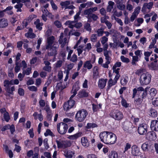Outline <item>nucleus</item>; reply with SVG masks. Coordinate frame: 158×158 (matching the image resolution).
<instances>
[{
    "instance_id": "nucleus-10",
    "label": "nucleus",
    "mask_w": 158,
    "mask_h": 158,
    "mask_svg": "<svg viewBox=\"0 0 158 158\" xmlns=\"http://www.w3.org/2000/svg\"><path fill=\"white\" fill-rule=\"evenodd\" d=\"M75 101L74 100L70 99L67 102L65 103L64 105V109L65 110H67L71 108L74 105Z\"/></svg>"
},
{
    "instance_id": "nucleus-36",
    "label": "nucleus",
    "mask_w": 158,
    "mask_h": 158,
    "mask_svg": "<svg viewBox=\"0 0 158 158\" xmlns=\"http://www.w3.org/2000/svg\"><path fill=\"white\" fill-rule=\"evenodd\" d=\"M87 17L88 19L91 18L93 19V20L94 21H96L98 18V16L94 14H92L90 15L87 16Z\"/></svg>"
},
{
    "instance_id": "nucleus-18",
    "label": "nucleus",
    "mask_w": 158,
    "mask_h": 158,
    "mask_svg": "<svg viewBox=\"0 0 158 158\" xmlns=\"http://www.w3.org/2000/svg\"><path fill=\"white\" fill-rule=\"evenodd\" d=\"M8 21L5 18L0 19V28H4L8 26Z\"/></svg>"
},
{
    "instance_id": "nucleus-4",
    "label": "nucleus",
    "mask_w": 158,
    "mask_h": 158,
    "mask_svg": "<svg viewBox=\"0 0 158 158\" xmlns=\"http://www.w3.org/2000/svg\"><path fill=\"white\" fill-rule=\"evenodd\" d=\"M87 114V111L82 109L77 112L75 116V118L77 121L81 122L84 120Z\"/></svg>"
},
{
    "instance_id": "nucleus-46",
    "label": "nucleus",
    "mask_w": 158,
    "mask_h": 158,
    "mask_svg": "<svg viewBox=\"0 0 158 158\" xmlns=\"http://www.w3.org/2000/svg\"><path fill=\"white\" fill-rule=\"evenodd\" d=\"M116 83V82L115 81L114 82H113L112 79L111 78L110 79L108 82L109 88H110L113 85H115Z\"/></svg>"
},
{
    "instance_id": "nucleus-55",
    "label": "nucleus",
    "mask_w": 158,
    "mask_h": 158,
    "mask_svg": "<svg viewBox=\"0 0 158 158\" xmlns=\"http://www.w3.org/2000/svg\"><path fill=\"white\" fill-rule=\"evenodd\" d=\"M48 140L47 139H45L44 140V144L45 148L47 149L49 148L48 144Z\"/></svg>"
},
{
    "instance_id": "nucleus-7",
    "label": "nucleus",
    "mask_w": 158,
    "mask_h": 158,
    "mask_svg": "<svg viewBox=\"0 0 158 158\" xmlns=\"http://www.w3.org/2000/svg\"><path fill=\"white\" fill-rule=\"evenodd\" d=\"M123 130L129 133H131L133 132L132 124L130 122L126 121L123 123Z\"/></svg>"
},
{
    "instance_id": "nucleus-53",
    "label": "nucleus",
    "mask_w": 158,
    "mask_h": 158,
    "mask_svg": "<svg viewBox=\"0 0 158 158\" xmlns=\"http://www.w3.org/2000/svg\"><path fill=\"white\" fill-rule=\"evenodd\" d=\"M101 42L102 44H106V43L107 41L108 40V38L105 36L102 37L101 38Z\"/></svg>"
},
{
    "instance_id": "nucleus-14",
    "label": "nucleus",
    "mask_w": 158,
    "mask_h": 158,
    "mask_svg": "<svg viewBox=\"0 0 158 158\" xmlns=\"http://www.w3.org/2000/svg\"><path fill=\"white\" fill-rule=\"evenodd\" d=\"M147 138L151 140H155L156 138V133L154 132H148L146 135Z\"/></svg>"
},
{
    "instance_id": "nucleus-33",
    "label": "nucleus",
    "mask_w": 158,
    "mask_h": 158,
    "mask_svg": "<svg viewBox=\"0 0 158 158\" xmlns=\"http://www.w3.org/2000/svg\"><path fill=\"white\" fill-rule=\"evenodd\" d=\"M153 4L152 2H150L148 3H145L144 4V6H146L147 9H150L152 7Z\"/></svg>"
},
{
    "instance_id": "nucleus-52",
    "label": "nucleus",
    "mask_w": 158,
    "mask_h": 158,
    "mask_svg": "<svg viewBox=\"0 0 158 158\" xmlns=\"http://www.w3.org/2000/svg\"><path fill=\"white\" fill-rule=\"evenodd\" d=\"M56 142L57 143L58 148H62V143L63 142V140H61L60 141L56 140Z\"/></svg>"
},
{
    "instance_id": "nucleus-43",
    "label": "nucleus",
    "mask_w": 158,
    "mask_h": 158,
    "mask_svg": "<svg viewBox=\"0 0 158 158\" xmlns=\"http://www.w3.org/2000/svg\"><path fill=\"white\" fill-rule=\"evenodd\" d=\"M151 67L154 70H157L158 69V66L157 63L152 62L151 64Z\"/></svg>"
},
{
    "instance_id": "nucleus-13",
    "label": "nucleus",
    "mask_w": 158,
    "mask_h": 158,
    "mask_svg": "<svg viewBox=\"0 0 158 158\" xmlns=\"http://www.w3.org/2000/svg\"><path fill=\"white\" fill-rule=\"evenodd\" d=\"M115 3L117 8L119 10H122L125 9V5L123 4L122 0H116Z\"/></svg>"
},
{
    "instance_id": "nucleus-49",
    "label": "nucleus",
    "mask_w": 158,
    "mask_h": 158,
    "mask_svg": "<svg viewBox=\"0 0 158 158\" xmlns=\"http://www.w3.org/2000/svg\"><path fill=\"white\" fill-rule=\"evenodd\" d=\"M81 9L80 8H79V11L78 12V13H77L76 15L74 16V19L75 20H77V19L81 18V17L79 15L81 13Z\"/></svg>"
},
{
    "instance_id": "nucleus-51",
    "label": "nucleus",
    "mask_w": 158,
    "mask_h": 158,
    "mask_svg": "<svg viewBox=\"0 0 158 158\" xmlns=\"http://www.w3.org/2000/svg\"><path fill=\"white\" fill-rule=\"evenodd\" d=\"M121 59L122 61L124 62L127 63L129 62V60L128 58H126L123 56H121Z\"/></svg>"
},
{
    "instance_id": "nucleus-28",
    "label": "nucleus",
    "mask_w": 158,
    "mask_h": 158,
    "mask_svg": "<svg viewBox=\"0 0 158 158\" xmlns=\"http://www.w3.org/2000/svg\"><path fill=\"white\" fill-rule=\"evenodd\" d=\"M104 29L103 27H101L98 29L97 31L96 32L98 36H101L104 33Z\"/></svg>"
},
{
    "instance_id": "nucleus-54",
    "label": "nucleus",
    "mask_w": 158,
    "mask_h": 158,
    "mask_svg": "<svg viewBox=\"0 0 158 158\" xmlns=\"http://www.w3.org/2000/svg\"><path fill=\"white\" fill-rule=\"evenodd\" d=\"M70 60L73 62H76L77 60V56L75 54H73L70 59Z\"/></svg>"
},
{
    "instance_id": "nucleus-39",
    "label": "nucleus",
    "mask_w": 158,
    "mask_h": 158,
    "mask_svg": "<svg viewBox=\"0 0 158 158\" xmlns=\"http://www.w3.org/2000/svg\"><path fill=\"white\" fill-rule=\"evenodd\" d=\"M23 5V4H20L16 5L15 6V8L17 9V12L22 11V10L21 8L22 7Z\"/></svg>"
},
{
    "instance_id": "nucleus-23",
    "label": "nucleus",
    "mask_w": 158,
    "mask_h": 158,
    "mask_svg": "<svg viewBox=\"0 0 158 158\" xmlns=\"http://www.w3.org/2000/svg\"><path fill=\"white\" fill-rule=\"evenodd\" d=\"M70 2L69 1H66L64 2H62L60 3V5L62 6V8H64L65 9H67L68 6L70 4Z\"/></svg>"
},
{
    "instance_id": "nucleus-40",
    "label": "nucleus",
    "mask_w": 158,
    "mask_h": 158,
    "mask_svg": "<svg viewBox=\"0 0 158 158\" xmlns=\"http://www.w3.org/2000/svg\"><path fill=\"white\" fill-rule=\"evenodd\" d=\"M149 89V88L147 87L143 90V92L142 93V94L141 95L142 98H145L146 97V96L147 95V91Z\"/></svg>"
},
{
    "instance_id": "nucleus-64",
    "label": "nucleus",
    "mask_w": 158,
    "mask_h": 158,
    "mask_svg": "<svg viewBox=\"0 0 158 158\" xmlns=\"http://www.w3.org/2000/svg\"><path fill=\"white\" fill-rule=\"evenodd\" d=\"M58 77L59 80H60L62 79L63 78V73L62 71H60L58 72Z\"/></svg>"
},
{
    "instance_id": "nucleus-32",
    "label": "nucleus",
    "mask_w": 158,
    "mask_h": 158,
    "mask_svg": "<svg viewBox=\"0 0 158 158\" xmlns=\"http://www.w3.org/2000/svg\"><path fill=\"white\" fill-rule=\"evenodd\" d=\"M93 13V10L91 8L86 9L84 11V14L85 15H87V16L90 15Z\"/></svg>"
},
{
    "instance_id": "nucleus-44",
    "label": "nucleus",
    "mask_w": 158,
    "mask_h": 158,
    "mask_svg": "<svg viewBox=\"0 0 158 158\" xmlns=\"http://www.w3.org/2000/svg\"><path fill=\"white\" fill-rule=\"evenodd\" d=\"M97 39V36L96 34H94L92 35L91 37V40L92 42H96Z\"/></svg>"
},
{
    "instance_id": "nucleus-57",
    "label": "nucleus",
    "mask_w": 158,
    "mask_h": 158,
    "mask_svg": "<svg viewBox=\"0 0 158 158\" xmlns=\"http://www.w3.org/2000/svg\"><path fill=\"white\" fill-rule=\"evenodd\" d=\"M28 89L30 91H36L37 90V88L34 86H28Z\"/></svg>"
},
{
    "instance_id": "nucleus-26",
    "label": "nucleus",
    "mask_w": 158,
    "mask_h": 158,
    "mask_svg": "<svg viewBox=\"0 0 158 158\" xmlns=\"http://www.w3.org/2000/svg\"><path fill=\"white\" fill-rule=\"evenodd\" d=\"M109 158H118V154L114 151H112L110 153L109 156Z\"/></svg>"
},
{
    "instance_id": "nucleus-35",
    "label": "nucleus",
    "mask_w": 158,
    "mask_h": 158,
    "mask_svg": "<svg viewBox=\"0 0 158 158\" xmlns=\"http://www.w3.org/2000/svg\"><path fill=\"white\" fill-rule=\"evenodd\" d=\"M45 136H47L48 135H51L52 136H54L55 135L53 134L52 132L49 129H48L46 130V132L44 134Z\"/></svg>"
},
{
    "instance_id": "nucleus-58",
    "label": "nucleus",
    "mask_w": 158,
    "mask_h": 158,
    "mask_svg": "<svg viewBox=\"0 0 158 158\" xmlns=\"http://www.w3.org/2000/svg\"><path fill=\"white\" fill-rule=\"evenodd\" d=\"M120 82L122 85H125L126 84L127 81L125 78H123L121 80Z\"/></svg>"
},
{
    "instance_id": "nucleus-41",
    "label": "nucleus",
    "mask_w": 158,
    "mask_h": 158,
    "mask_svg": "<svg viewBox=\"0 0 158 158\" xmlns=\"http://www.w3.org/2000/svg\"><path fill=\"white\" fill-rule=\"evenodd\" d=\"M4 117L5 121L8 122L10 119L9 113L7 112H6L4 114Z\"/></svg>"
},
{
    "instance_id": "nucleus-16",
    "label": "nucleus",
    "mask_w": 158,
    "mask_h": 158,
    "mask_svg": "<svg viewBox=\"0 0 158 158\" xmlns=\"http://www.w3.org/2000/svg\"><path fill=\"white\" fill-rule=\"evenodd\" d=\"M107 79H100L99 80L98 83V87L101 89H103L105 87L107 81Z\"/></svg>"
},
{
    "instance_id": "nucleus-19",
    "label": "nucleus",
    "mask_w": 158,
    "mask_h": 158,
    "mask_svg": "<svg viewBox=\"0 0 158 158\" xmlns=\"http://www.w3.org/2000/svg\"><path fill=\"white\" fill-rule=\"evenodd\" d=\"M40 19H38L34 22V23L36 25L37 28L40 30H41L42 29V26L43 25V23H40Z\"/></svg>"
},
{
    "instance_id": "nucleus-15",
    "label": "nucleus",
    "mask_w": 158,
    "mask_h": 158,
    "mask_svg": "<svg viewBox=\"0 0 158 158\" xmlns=\"http://www.w3.org/2000/svg\"><path fill=\"white\" fill-rule=\"evenodd\" d=\"M152 130L156 131H158V121L154 120L152 122L151 125Z\"/></svg>"
},
{
    "instance_id": "nucleus-27",
    "label": "nucleus",
    "mask_w": 158,
    "mask_h": 158,
    "mask_svg": "<svg viewBox=\"0 0 158 158\" xmlns=\"http://www.w3.org/2000/svg\"><path fill=\"white\" fill-rule=\"evenodd\" d=\"M150 115L152 117H156L157 115V113L156 111L154 109L151 108L150 109Z\"/></svg>"
},
{
    "instance_id": "nucleus-31",
    "label": "nucleus",
    "mask_w": 158,
    "mask_h": 158,
    "mask_svg": "<svg viewBox=\"0 0 158 158\" xmlns=\"http://www.w3.org/2000/svg\"><path fill=\"white\" fill-rule=\"evenodd\" d=\"M31 68H27L26 70L24 69H23V75H25V74L27 75H29L31 72Z\"/></svg>"
},
{
    "instance_id": "nucleus-9",
    "label": "nucleus",
    "mask_w": 158,
    "mask_h": 158,
    "mask_svg": "<svg viewBox=\"0 0 158 158\" xmlns=\"http://www.w3.org/2000/svg\"><path fill=\"white\" fill-rule=\"evenodd\" d=\"M147 126L146 124H140L138 128V133L140 135L146 134L147 131Z\"/></svg>"
},
{
    "instance_id": "nucleus-45",
    "label": "nucleus",
    "mask_w": 158,
    "mask_h": 158,
    "mask_svg": "<svg viewBox=\"0 0 158 158\" xmlns=\"http://www.w3.org/2000/svg\"><path fill=\"white\" fill-rule=\"evenodd\" d=\"M84 27L87 31H91V28L89 23H86L84 26Z\"/></svg>"
},
{
    "instance_id": "nucleus-2",
    "label": "nucleus",
    "mask_w": 158,
    "mask_h": 158,
    "mask_svg": "<svg viewBox=\"0 0 158 158\" xmlns=\"http://www.w3.org/2000/svg\"><path fill=\"white\" fill-rule=\"evenodd\" d=\"M14 84V80H11L9 81L7 80H5L3 82V85L5 87V90L9 94L13 95V91L15 90V87L13 86L10 88V85Z\"/></svg>"
},
{
    "instance_id": "nucleus-25",
    "label": "nucleus",
    "mask_w": 158,
    "mask_h": 158,
    "mask_svg": "<svg viewBox=\"0 0 158 158\" xmlns=\"http://www.w3.org/2000/svg\"><path fill=\"white\" fill-rule=\"evenodd\" d=\"M109 5L107 8V10L108 12H110L111 9L113 8V6L114 4V3L111 1H110L108 2Z\"/></svg>"
},
{
    "instance_id": "nucleus-37",
    "label": "nucleus",
    "mask_w": 158,
    "mask_h": 158,
    "mask_svg": "<svg viewBox=\"0 0 158 158\" xmlns=\"http://www.w3.org/2000/svg\"><path fill=\"white\" fill-rule=\"evenodd\" d=\"M25 35L27 37H29L30 38H33L35 37V35L32 32H28L26 33Z\"/></svg>"
},
{
    "instance_id": "nucleus-24",
    "label": "nucleus",
    "mask_w": 158,
    "mask_h": 158,
    "mask_svg": "<svg viewBox=\"0 0 158 158\" xmlns=\"http://www.w3.org/2000/svg\"><path fill=\"white\" fill-rule=\"evenodd\" d=\"M93 65L91 64L90 61H87L84 64L83 67L90 69L92 67Z\"/></svg>"
},
{
    "instance_id": "nucleus-11",
    "label": "nucleus",
    "mask_w": 158,
    "mask_h": 158,
    "mask_svg": "<svg viewBox=\"0 0 158 158\" xmlns=\"http://www.w3.org/2000/svg\"><path fill=\"white\" fill-rule=\"evenodd\" d=\"M55 37L53 36H52L48 37L47 38V44L45 45V47L47 48L53 46L56 43L58 44V43L55 41Z\"/></svg>"
},
{
    "instance_id": "nucleus-48",
    "label": "nucleus",
    "mask_w": 158,
    "mask_h": 158,
    "mask_svg": "<svg viewBox=\"0 0 158 158\" xmlns=\"http://www.w3.org/2000/svg\"><path fill=\"white\" fill-rule=\"evenodd\" d=\"M50 3L52 6V7L54 10H56L57 9V7L56 5L54 3L53 0L50 1Z\"/></svg>"
},
{
    "instance_id": "nucleus-5",
    "label": "nucleus",
    "mask_w": 158,
    "mask_h": 158,
    "mask_svg": "<svg viewBox=\"0 0 158 158\" xmlns=\"http://www.w3.org/2000/svg\"><path fill=\"white\" fill-rule=\"evenodd\" d=\"M151 75L148 73H142L139 79L141 85L148 84L150 81Z\"/></svg>"
},
{
    "instance_id": "nucleus-3",
    "label": "nucleus",
    "mask_w": 158,
    "mask_h": 158,
    "mask_svg": "<svg viewBox=\"0 0 158 158\" xmlns=\"http://www.w3.org/2000/svg\"><path fill=\"white\" fill-rule=\"evenodd\" d=\"M59 47L58 44L56 43L52 46L47 48L45 47V49L47 50V55L49 56H56L57 54V49Z\"/></svg>"
},
{
    "instance_id": "nucleus-12",
    "label": "nucleus",
    "mask_w": 158,
    "mask_h": 158,
    "mask_svg": "<svg viewBox=\"0 0 158 158\" xmlns=\"http://www.w3.org/2000/svg\"><path fill=\"white\" fill-rule=\"evenodd\" d=\"M131 153L133 156H138L140 155V152L139 149L137 146L136 145H133L131 148Z\"/></svg>"
},
{
    "instance_id": "nucleus-61",
    "label": "nucleus",
    "mask_w": 158,
    "mask_h": 158,
    "mask_svg": "<svg viewBox=\"0 0 158 158\" xmlns=\"http://www.w3.org/2000/svg\"><path fill=\"white\" fill-rule=\"evenodd\" d=\"M140 10V7L139 6H137L135 8L134 11L133 13L137 15L139 14V13Z\"/></svg>"
},
{
    "instance_id": "nucleus-22",
    "label": "nucleus",
    "mask_w": 158,
    "mask_h": 158,
    "mask_svg": "<svg viewBox=\"0 0 158 158\" xmlns=\"http://www.w3.org/2000/svg\"><path fill=\"white\" fill-rule=\"evenodd\" d=\"M81 143L82 145L85 147H88L89 145V143L87 139L85 137H83L81 139Z\"/></svg>"
},
{
    "instance_id": "nucleus-1",
    "label": "nucleus",
    "mask_w": 158,
    "mask_h": 158,
    "mask_svg": "<svg viewBox=\"0 0 158 158\" xmlns=\"http://www.w3.org/2000/svg\"><path fill=\"white\" fill-rule=\"evenodd\" d=\"M99 137L102 142L107 144H114L117 140L115 135L109 131H105L100 133Z\"/></svg>"
},
{
    "instance_id": "nucleus-62",
    "label": "nucleus",
    "mask_w": 158,
    "mask_h": 158,
    "mask_svg": "<svg viewBox=\"0 0 158 158\" xmlns=\"http://www.w3.org/2000/svg\"><path fill=\"white\" fill-rule=\"evenodd\" d=\"M114 18L115 20L120 26H122L123 25V23L120 19L116 18L115 17H114Z\"/></svg>"
},
{
    "instance_id": "nucleus-60",
    "label": "nucleus",
    "mask_w": 158,
    "mask_h": 158,
    "mask_svg": "<svg viewBox=\"0 0 158 158\" xmlns=\"http://www.w3.org/2000/svg\"><path fill=\"white\" fill-rule=\"evenodd\" d=\"M18 93L20 96H23L24 95V91L22 88H19L18 89Z\"/></svg>"
},
{
    "instance_id": "nucleus-42",
    "label": "nucleus",
    "mask_w": 158,
    "mask_h": 158,
    "mask_svg": "<svg viewBox=\"0 0 158 158\" xmlns=\"http://www.w3.org/2000/svg\"><path fill=\"white\" fill-rule=\"evenodd\" d=\"M152 103L154 106H158V98H152Z\"/></svg>"
},
{
    "instance_id": "nucleus-17",
    "label": "nucleus",
    "mask_w": 158,
    "mask_h": 158,
    "mask_svg": "<svg viewBox=\"0 0 158 158\" xmlns=\"http://www.w3.org/2000/svg\"><path fill=\"white\" fill-rule=\"evenodd\" d=\"M77 96L80 98L86 97L88 96V94L85 90L82 89L79 92Z\"/></svg>"
},
{
    "instance_id": "nucleus-20",
    "label": "nucleus",
    "mask_w": 158,
    "mask_h": 158,
    "mask_svg": "<svg viewBox=\"0 0 158 158\" xmlns=\"http://www.w3.org/2000/svg\"><path fill=\"white\" fill-rule=\"evenodd\" d=\"M104 55L105 57V59L106 61L110 62L111 58L110 55H111V52L108 51L104 52Z\"/></svg>"
},
{
    "instance_id": "nucleus-63",
    "label": "nucleus",
    "mask_w": 158,
    "mask_h": 158,
    "mask_svg": "<svg viewBox=\"0 0 158 158\" xmlns=\"http://www.w3.org/2000/svg\"><path fill=\"white\" fill-rule=\"evenodd\" d=\"M135 74L138 75V76L141 75L142 73H143V69H140L138 70L135 72Z\"/></svg>"
},
{
    "instance_id": "nucleus-50",
    "label": "nucleus",
    "mask_w": 158,
    "mask_h": 158,
    "mask_svg": "<svg viewBox=\"0 0 158 158\" xmlns=\"http://www.w3.org/2000/svg\"><path fill=\"white\" fill-rule=\"evenodd\" d=\"M143 101V99L140 98H139L138 99L135 101V104L137 105H140Z\"/></svg>"
},
{
    "instance_id": "nucleus-38",
    "label": "nucleus",
    "mask_w": 158,
    "mask_h": 158,
    "mask_svg": "<svg viewBox=\"0 0 158 158\" xmlns=\"http://www.w3.org/2000/svg\"><path fill=\"white\" fill-rule=\"evenodd\" d=\"M73 153L71 151H69L65 154V156L67 158H72L73 157Z\"/></svg>"
},
{
    "instance_id": "nucleus-6",
    "label": "nucleus",
    "mask_w": 158,
    "mask_h": 158,
    "mask_svg": "<svg viewBox=\"0 0 158 158\" xmlns=\"http://www.w3.org/2000/svg\"><path fill=\"white\" fill-rule=\"evenodd\" d=\"M57 129L58 132L61 135L65 134L68 128V125L64 123H60L57 125Z\"/></svg>"
},
{
    "instance_id": "nucleus-34",
    "label": "nucleus",
    "mask_w": 158,
    "mask_h": 158,
    "mask_svg": "<svg viewBox=\"0 0 158 158\" xmlns=\"http://www.w3.org/2000/svg\"><path fill=\"white\" fill-rule=\"evenodd\" d=\"M93 73L94 76H97L98 75V67L94 66L93 69Z\"/></svg>"
},
{
    "instance_id": "nucleus-21",
    "label": "nucleus",
    "mask_w": 158,
    "mask_h": 158,
    "mask_svg": "<svg viewBox=\"0 0 158 158\" xmlns=\"http://www.w3.org/2000/svg\"><path fill=\"white\" fill-rule=\"evenodd\" d=\"M82 132H79L74 135H71L69 137V138L71 139H74L82 136Z\"/></svg>"
},
{
    "instance_id": "nucleus-29",
    "label": "nucleus",
    "mask_w": 158,
    "mask_h": 158,
    "mask_svg": "<svg viewBox=\"0 0 158 158\" xmlns=\"http://www.w3.org/2000/svg\"><path fill=\"white\" fill-rule=\"evenodd\" d=\"M79 87L77 84H75L73 85L72 89L71 91V92H73L77 94V91L79 89Z\"/></svg>"
},
{
    "instance_id": "nucleus-8",
    "label": "nucleus",
    "mask_w": 158,
    "mask_h": 158,
    "mask_svg": "<svg viewBox=\"0 0 158 158\" xmlns=\"http://www.w3.org/2000/svg\"><path fill=\"white\" fill-rule=\"evenodd\" d=\"M111 116L115 120H119L122 119L123 115L118 110H114L110 114Z\"/></svg>"
},
{
    "instance_id": "nucleus-30",
    "label": "nucleus",
    "mask_w": 158,
    "mask_h": 158,
    "mask_svg": "<svg viewBox=\"0 0 158 158\" xmlns=\"http://www.w3.org/2000/svg\"><path fill=\"white\" fill-rule=\"evenodd\" d=\"M62 145V148H65L70 147L71 146V143L68 141L63 140Z\"/></svg>"
},
{
    "instance_id": "nucleus-47",
    "label": "nucleus",
    "mask_w": 158,
    "mask_h": 158,
    "mask_svg": "<svg viewBox=\"0 0 158 158\" xmlns=\"http://www.w3.org/2000/svg\"><path fill=\"white\" fill-rule=\"evenodd\" d=\"M142 148L144 151H147L148 150V145L147 143H144L142 144L141 146Z\"/></svg>"
},
{
    "instance_id": "nucleus-59",
    "label": "nucleus",
    "mask_w": 158,
    "mask_h": 158,
    "mask_svg": "<svg viewBox=\"0 0 158 158\" xmlns=\"http://www.w3.org/2000/svg\"><path fill=\"white\" fill-rule=\"evenodd\" d=\"M156 39H154L153 40H152V42L151 43V44L149 46V48H152L154 46V45L156 43Z\"/></svg>"
},
{
    "instance_id": "nucleus-56",
    "label": "nucleus",
    "mask_w": 158,
    "mask_h": 158,
    "mask_svg": "<svg viewBox=\"0 0 158 158\" xmlns=\"http://www.w3.org/2000/svg\"><path fill=\"white\" fill-rule=\"evenodd\" d=\"M97 126L96 124L94 123H88L87 124V127L88 128L91 127H94Z\"/></svg>"
}]
</instances>
